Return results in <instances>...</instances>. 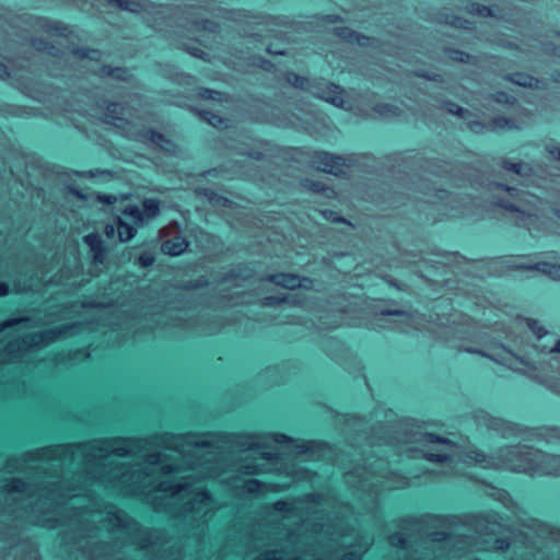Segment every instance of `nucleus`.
Listing matches in <instances>:
<instances>
[{
  "label": "nucleus",
  "mask_w": 560,
  "mask_h": 560,
  "mask_svg": "<svg viewBox=\"0 0 560 560\" xmlns=\"http://www.w3.org/2000/svg\"><path fill=\"white\" fill-rule=\"evenodd\" d=\"M548 152H549V153H550V155H552L556 160L560 161V148H558V147L548 148Z\"/></svg>",
  "instance_id": "nucleus-50"
},
{
  "label": "nucleus",
  "mask_w": 560,
  "mask_h": 560,
  "mask_svg": "<svg viewBox=\"0 0 560 560\" xmlns=\"http://www.w3.org/2000/svg\"><path fill=\"white\" fill-rule=\"evenodd\" d=\"M32 46H34L37 50L47 51L49 55H52V56L57 55V49L55 48V46L47 45V43H45L42 39H34L32 42Z\"/></svg>",
  "instance_id": "nucleus-33"
},
{
  "label": "nucleus",
  "mask_w": 560,
  "mask_h": 560,
  "mask_svg": "<svg viewBox=\"0 0 560 560\" xmlns=\"http://www.w3.org/2000/svg\"><path fill=\"white\" fill-rule=\"evenodd\" d=\"M83 242L93 254V261L95 264H103L105 259V247L103 241L97 233H90L83 236Z\"/></svg>",
  "instance_id": "nucleus-12"
},
{
  "label": "nucleus",
  "mask_w": 560,
  "mask_h": 560,
  "mask_svg": "<svg viewBox=\"0 0 560 560\" xmlns=\"http://www.w3.org/2000/svg\"><path fill=\"white\" fill-rule=\"evenodd\" d=\"M330 219H331L334 222H341V221H343L340 217H337V215H336V217H331Z\"/></svg>",
  "instance_id": "nucleus-56"
},
{
  "label": "nucleus",
  "mask_w": 560,
  "mask_h": 560,
  "mask_svg": "<svg viewBox=\"0 0 560 560\" xmlns=\"http://www.w3.org/2000/svg\"><path fill=\"white\" fill-rule=\"evenodd\" d=\"M488 427L491 430L501 432L503 436H506L508 429L511 430L510 425H508L504 420L498 419V418H490L489 422H488Z\"/></svg>",
  "instance_id": "nucleus-29"
},
{
  "label": "nucleus",
  "mask_w": 560,
  "mask_h": 560,
  "mask_svg": "<svg viewBox=\"0 0 560 560\" xmlns=\"http://www.w3.org/2000/svg\"><path fill=\"white\" fill-rule=\"evenodd\" d=\"M280 457V454L278 452H267V451H264L261 452L260 454V458L269 462V463H275L279 459Z\"/></svg>",
  "instance_id": "nucleus-42"
},
{
  "label": "nucleus",
  "mask_w": 560,
  "mask_h": 560,
  "mask_svg": "<svg viewBox=\"0 0 560 560\" xmlns=\"http://www.w3.org/2000/svg\"><path fill=\"white\" fill-rule=\"evenodd\" d=\"M153 261H154V258H153L152 254H150V253H142L139 256V264L142 267H149L153 264Z\"/></svg>",
  "instance_id": "nucleus-41"
},
{
  "label": "nucleus",
  "mask_w": 560,
  "mask_h": 560,
  "mask_svg": "<svg viewBox=\"0 0 560 560\" xmlns=\"http://www.w3.org/2000/svg\"><path fill=\"white\" fill-rule=\"evenodd\" d=\"M230 443L240 448V451L265 450L272 443L281 445L287 444L291 447L294 455L310 454V457H314L317 454L319 455L325 447V444L315 441L300 444L292 438L282 433L237 434L232 436Z\"/></svg>",
  "instance_id": "nucleus-5"
},
{
  "label": "nucleus",
  "mask_w": 560,
  "mask_h": 560,
  "mask_svg": "<svg viewBox=\"0 0 560 560\" xmlns=\"http://www.w3.org/2000/svg\"><path fill=\"white\" fill-rule=\"evenodd\" d=\"M555 214L557 215L558 219H560V210L559 209H556L553 210Z\"/></svg>",
  "instance_id": "nucleus-59"
},
{
  "label": "nucleus",
  "mask_w": 560,
  "mask_h": 560,
  "mask_svg": "<svg viewBox=\"0 0 560 560\" xmlns=\"http://www.w3.org/2000/svg\"><path fill=\"white\" fill-rule=\"evenodd\" d=\"M446 22L455 27L462 28H469L470 24L467 20L457 16H453L452 20H447Z\"/></svg>",
  "instance_id": "nucleus-40"
},
{
  "label": "nucleus",
  "mask_w": 560,
  "mask_h": 560,
  "mask_svg": "<svg viewBox=\"0 0 560 560\" xmlns=\"http://www.w3.org/2000/svg\"><path fill=\"white\" fill-rule=\"evenodd\" d=\"M31 26L35 31H43L48 34H58L61 32L60 26L57 22L50 21L44 18H31L30 19Z\"/></svg>",
  "instance_id": "nucleus-19"
},
{
  "label": "nucleus",
  "mask_w": 560,
  "mask_h": 560,
  "mask_svg": "<svg viewBox=\"0 0 560 560\" xmlns=\"http://www.w3.org/2000/svg\"><path fill=\"white\" fill-rule=\"evenodd\" d=\"M185 7L188 9L205 10L207 12H214L217 9V4L213 0H189Z\"/></svg>",
  "instance_id": "nucleus-21"
},
{
  "label": "nucleus",
  "mask_w": 560,
  "mask_h": 560,
  "mask_svg": "<svg viewBox=\"0 0 560 560\" xmlns=\"http://www.w3.org/2000/svg\"><path fill=\"white\" fill-rule=\"evenodd\" d=\"M515 268L518 269H527V270H535L542 275H546L552 280L560 281V265L559 264H551L546 261L536 262L534 265L525 266V265H515Z\"/></svg>",
  "instance_id": "nucleus-13"
},
{
  "label": "nucleus",
  "mask_w": 560,
  "mask_h": 560,
  "mask_svg": "<svg viewBox=\"0 0 560 560\" xmlns=\"http://www.w3.org/2000/svg\"><path fill=\"white\" fill-rule=\"evenodd\" d=\"M468 11L471 14L479 15V16H490L492 15L491 9L486 5H480L477 3H471L468 7Z\"/></svg>",
  "instance_id": "nucleus-32"
},
{
  "label": "nucleus",
  "mask_w": 560,
  "mask_h": 560,
  "mask_svg": "<svg viewBox=\"0 0 560 560\" xmlns=\"http://www.w3.org/2000/svg\"><path fill=\"white\" fill-rule=\"evenodd\" d=\"M219 95V92L209 89H203L200 92V96L207 100H218Z\"/></svg>",
  "instance_id": "nucleus-44"
},
{
  "label": "nucleus",
  "mask_w": 560,
  "mask_h": 560,
  "mask_svg": "<svg viewBox=\"0 0 560 560\" xmlns=\"http://www.w3.org/2000/svg\"><path fill=\"white\" fill-rule=\"evenodd\" d=\"M160 443L175 452L180 463H165L168 456L155 452L135 465L117 464L114 456L136 453L141 444L139 440L121 438L48 446L9 458L8 470H32L43 477L32 485L20 478L1 481L5 505L0 504V515L15 524L0 528V540L10 542L9 551H0V560H40L32 541H16L20 524L68 527L67 540L75 560H127L126 549L130 546L152 552L150 560H180V550L166 549L163 530L141 526L90 489L97 485L115 494L139 497L154 511L196 529L194 535L199 542L219 504L197 483L221 477L223 465L208 436L166 433Z\"/></svg>",
  "instance_id": "nucleus-1"
},
{
  "label": "nucleus",
  "mask_w": 560,
  "mask_h": 560,
  "mask_svg": "<svg viewBox=\"0 0 560 560\" xmlns=\"http://www.w3.org/2000/svg\"><path fill=\"white\" fill-rule=\"evenodd\" d=\"M547 387H549L552 392L560 395V382L547 381Z\"/></svg>",
  "instance_id": "nucleus-49"
},
{
  "label": "nucleus",
  "mask_w": 560,
  "mask_h": 560,
  "mask_svg": "<svg viewBox=\"0 0 560 560\" xmlns=\"http://www.w3.org/2000/svg\"><path fill=\"white\" fill-rule=\"evenodd\" d=\"M270 490L272 491H278L279 490V487L277 485H271L270 486Z\"/></svg>",
  "instance_id": "nucleus-57"
},
{
  "label": "nucleus",
  "mask_w": 560,
  "mask_h": 560,
  "mask_svg": "<svg viewBox=\"0 0 560 560\" xmlns=\"http://www.w3.org/2000/svg\"><path fill=\"white\" fill-rule=\"evenodd\" d=\"M271 66H272V65H271L270 62L265 61V62H264V65H262L261 67H262L264 69H266V70H269Z\"/></svg>",
  "instance_id": "nucleus-55"
},
{
  "label": "nucleus",
  "mask_w": 560,
  "mask_h": 560,
  "mask_svg": "<svg viewBox=\"0 0 560 560\" xmlns=\"http://www.w3.org/2000/svg\"><path fill=\"white\" fill-rule=\"evenodd\" d=\"M104 121L118 128L127 138L148 141L166 152H174V144L162 133L153 130L136 131L131 121L126 117L125 108L118 103L106 105Z\"/></svg>",
  "instance_id": "nucleus-7"
},
{
  "label": "nucleus",
  "mask_w": 560,
  "mask_h": 560,
  "mask_svg": "<svg viewBox=\"0 0 560 560\" xmlns=\"http://www.w3.org/2000/svg\"><path fill=\"white\" fill-rule=\"evenodd\" d=\"M493 100L497 103H503V104H513L515 102V97L512 95L506 94L505 92H498L493 95Z\"/></svg>",
  "instance_id": "nucleus-37"
},
{
  "label": "nucleus",
  "mask_w": 560,
  "mask_h": 560,
  "mask_svg": "<svg viewBox=\"0 0 560 560\" xmlns=\"http://www.w3.org/2000/svg\"><path fill=\"white\" fill-rule=\"evenodd\" d=\"M187 51L195 57L203 58L206 56V52H203L200 48L197 47H188Z\"/></svg>",
  "instance_id": "nucleus-47"
},
{
  "label": "nucleus",
  "mask_w": 560,
  "mask_h": 560,
  "mask_svg": "<svg viewBox=\"0 0 560 560\" xmlns=\"http://www.w3.org/2000/svg\"><path fill=\"white\" fill-rule=\"evenodd\" d=\"M269 469L265 465L248 463L241 465L238 471L243 475H258L268 471Z\"/></svg>",
  "instance_id": "nucleus-26"
},
{
  "label": "nucleus",
  "mask_w": 560,
  "mask_h": 560,
  "mask_svg": "<svg viewBox=\"0 0 560 560\" xmlns=\"http://www.w3.org/2000/svg\"><path fill=\"white\" fill-rule=\"evenodd\" d=\"M287 81L301 90L308 91L317 98L334 104L337 107H343L345 101L340 86L327 82H311L307 78L301 77L293 72L287 74Z\"/></svg>",
  "instance_id": "nucleus-8"
},
{
  "label": "nucleus",
  "mask_w": 560,
  "mask_h": 560,
  "mask_svg": "<svg viewBox=\"0 0 560 560\" xmlns=\"http://www.w3.org/2000/svg\"><path fill=\"white\" fill-rule=\"evenodd\" d=\"M238 478H232L228 480V486L241 490L242 493L254 494L262 491L266 488V485L257 479H248L242 481V485H238Z\"/></svg>",
  "instance_id": "nucleus-16"
},
{
  "label": "nucleus",
  "mask_w": 560,
  "mask_h": 560,
  "mask_svg": "<svg viewBox=\"0 0 560 560\" xmlns=\"http://www.w3.org/2000/svg\"><path fill=\"white\" fill-rule=\"evenodd\" d=\"M559 438H560V430H559Z\"/></svg>",
  "instance_id": "nucleus-63"
},
{
  "label": "nucleus",
  "mask_w": 560,
  "mask_h": 560,
  "mask_svg": "<svg viewBox=\"0 0 560 560\" xmlns=\"http://www.w3.org/2000/svg\"><path fill=\"white\" fill-rule=\"evenodd\" d=\"M307 187L315 192L327 191V196H330V194H335L332 189L325 188L324 185L319 182H310L307 184Z\"/></svg>",
  "instance_id": "nucleus-38"
},
{
  "label": "nucleus",
  "mask_w": 560,
  "mask_h": 560,
  "mask_svg": "<svg viewBox=\"0 0 560 560\" xmlns=\"http://www.w3.org/2000/svg\"><path fill=\"white\" fill-rule=\"evenodd\" d=\"M9 75L8 68L4 63L0 62V79H5Z\"/></svg>",
  "instance_id": "nucleus-52"
},
{
  "label": "nucleus",
  "mask_w": 560,
  "mask_h": 560,
  "mask_svg": "<svg viewBox=\"0 0 560 560\" xmlns=\"http://www.w3.org/2000/svg\"><path fill=\"white\" fill-rule=\"evenodd\" d=\"M313 530L319 536V540L316 546H312L307 550L312 555L337 552L343 548H357L360 552L355 550L345 552L340 560H360L362 553L370 547V542H362V538L355 534L354 528L343 524L342 521L315 524Z\"/></svg>",
  "instance_id": "nucleus-2"
},
{
  "label": "nucleus",
  "mask_w": 560,
  "mask_h": 560,
  "mask_svg": "<svg viewBox=\"0 0 560 560\" xmlns=\"http://www.w3.org/2000/svg\"><path fill=\"white\" fill-rule=\"evenodd\" d=\"M335 35L348 43H357L359 46H369L371 38L360 35L349 27H336Z\"/></svg>",
  "instance_id": "nucleus-18"
},
{
  "label": "nucleus",
  "mask_w": 560,
  "mask_h": 560,
  "mask_svg": "<svg viewBox=\"0 0 560 560\" xmlns=\"http://www.w3.org/2000/svg\"><path fill=\"white\" fill-rule=\"evenodd\" d=\"M540 532H541V533H539V534H538V536H544V535H545V532H546L545 527H544V528H541V529H540Z\"/></svg>",
  "instance_id": "nucleus-60"
},
{
  "label": "nucleus",
  "mask_w": 560,
  "mask_h": 560,
  "mask_svg": "<svg viewBox=\"0 0 560 560\" xmlns=\"http://www.w3.org/2000/svg\"><path fill=\"white\" fill-rule=\"evenodd\" d=\"M446 109L448 113L455 114L464 119H466V116L470 115V113L467 109L460 107L459 105H457L455 103H448L446 105Z\"/></svg>",
  "instance_id": "nucleus-35"
},
{
  "label": "nucleus",
  "mask_w": 560,
  "mask_h": 560,
  "mask_svg": "<svg viewBox=\"0 0 560 560\" xmlns=\"http://www.w3.org/2000/svg\"><path fill=\"white\" fill-rule=\"evenodd\" d=\"M188 246V242L179 234L174 235L173 237L165 240L161 244V249L164 254L171 256H178L183 254Z\"/></svg>",
  "instance_id": "nucleus-14"
},
{
  "label": "nucleus",
  "mask_w": 560,
  "mask_h": 560,
  "mask_svg": "<svg viewBox=\"0 0 560 560\" xmlns=\"http://www.w3.org/2000/svg\"><path fill=\"white\" fill-rule=\"evenodd\" d=\"M495 188L503 189L509 192L510 197L518 200V205L504 200H495L493 205L511 211L514 214L515 224L526 228L532 234L540 230V225L545 224L544 219L539 215L542 200L534 195L523 192L518 196V190L502 184H495Z\"/></svg>",
  "instance_id": "nucleus-6"
},
{
  "label": "nucleus",
  "mask_w": 560,
  "mask_h": 560,
  "mask_svg": "<svg viewBox=\"0 0 560 560\" xmlns=\"http://www.w3.org/2000/svg\"><path fill=\"white\" fill-rule=\"evenodd\" d=\"M266 280L290 290L303 287L302 279L292 273L269 275Z\"/></svg>",
  "instance_id": "nucleus-15"
},
{
  "label": "nucleus",
  "mask_w": 560,
  "mask_h": 560,
  "mask_svg": "<svg viewBox=\"0 0 560 560\" xmlns=\"http://www.w3.org/2000/svg\"><path fill=\"white\" fill-rule=\"evenodd\" d=\"M104 233L108 238H114L117 235L116 221L114 223L106 224L104 228Z\"/></svg>",
  "instance_id": "nucleus-43"
},
{
  "label": "nucleus",
  "mask_w": 560,
  "mask_h": 560,
  "mask_svg": "<svg viewBox=\"0 0 560 560\" xmlns=\"http://www.w3.org/2000/svg\"><path fill=\"white\" fill-rule=\"evenodd\" d=\"M560 80V74L556 78V81Z\"/></svg>",
  "instance_id": "nucleus-61"
},
{
  "label": "nucleus",
  "mask_w": 560,
  "mask_h": 560,
  "mask_svg": "<svg viewBox=\"0 0 560 560\" xmlns=\"http://www.w3.org/2000/svg\"><path fill=\"white\" fill-rule=\"evenodd\" d=\"M502 166L503 168H505L506 171H510V172H513L515 174H523V172L528 168L526 164L520 162V163H512L508 160H504L502 162Z\"/></svg>",
  "instance_id": "nucleus-30"
},
{
  "label": "nucleus",
  "mask_w": 560,
  "mask_h": 560,
  "mask_svg": "<svg viewBox=\"0 0 560 560\" xmlns=\"http://www.w3.org/2000/svg\"><path fill=\"white\" fill-rule=\"evenodd\" d=\"M72 54L81 59L100 60L102 52L97 49L74 48Z\"/></svg>",
  "instance_id": "nucleus-24"
},
{
  "label": "nucleus",
  "mask_w": 560,
  "mask_h": 560,
  "mask_svg": "<svg viewBox=\"0 0 560 560\" xmlns=\"http://www.w3.org/2000/svg\"><path fill=\"white\" fill-rule=\"evenodd\" d=\"M549 352L560 353V340L557 341L556 346L549 349Z\"/></svg>",
  "instance_id": "nucleus-53"
},
{
  "label": "nucleus",
  "mask_w": 560,
  "mask_h": 560,
  "mask_svg": "<svg viewBox=\"0 0 560 560\" xmlns=\"http://www.w3.org/2000/svg\"><path fill=\"white\" fill-rule=\"evenodd\" d=\"M30 322L28 317L9 318L0 323V364L20 360L32 347L45 346L57 340L63 334L65 328H54L42 332L26 335L22 338L7 339L2 332L21 323Z\"/></svg>",
  "instance_id": "nucleus-4"
},
{
  "label": "nucleus",
  "mask_w": 560,
  "mask_h": 560,
  "mask_svg": "<svg viewBox=\"0 0 560 560\" xmlns=\"http://www.w3.org/2000/svg\"><path fill=\"white\" fill-rule=\"evenodd\" d=\"M467 127L475 133H482L485 131H499L502 129H513L515 125L512 120L505 117H495L488 125L478 120H468Z\"/></svg>",
  "instance_id": "nucleus-11"
},
{
  "label": "nucleus",
  "mask_w": 560,
  "mask_h": 560,
  "mask_svg": "<svg viewBox=\"0 0 560 560\" xmlns=\"http://www.w3.org/2000/svg\"><path fill=\"white\" fill-rule=\"evenodd\" d=\"M106 73L108 75H112V77H115L117 79H126L125 74H126V70L125 69H120V68H117L115 70H108L106 71Z\"/></svg>",
  "instance_id": "nucleus-46"
},
{
  "label": "nucleus",
  "mask_w": 560,
  "mask_h": 560,
  "mask_svg": "<svg viewBox=\"0 0 560 560\" xmlns=\"http://www.w3.org/2000/svg\"><path fill=\"white\" fill-rule=\"evenodd\" d=\"M98 201H101L102 203H106V205H113L116 202L117 200V197L114 196V195H106V194H102V195H98L97 197Z\"/></svg>",
  "instance_id": "nucleus-45"
},
{
  "label": "nucleus",
  "mask_w": 560,
  "mask_h": 560,
  "mask_svg": "<svg viewBox=\"0 0 560 560\" xmlns=\"http://www.w3.org/2000/svg\"><path fill=\"white\" fill-rule=\"evenodd\" d=\"M78 113H80L83 116H94L91 114L88 109H75Z\"/></svg>",
  "instance_id": "nucleus-54"
},
{
  "label": "nucleus",
  "mask_w": 560,
  "mask_h": 560,
  "mask_svg": "<svg viewBox=\"0 0 560 560\" xmlns=\"http://www.w3.org/2000/svg\"><path fill=\"white\" fill-rule=\"evenodd\" d=\"M10 288L5 282H0V298L9 294Z\"/></svg>",
  "instance_id": "nucleus-51"
},
{
  "label": "nucleus",
  "mask_w": 560,
  "mask_h": 560,
  "mask_svg": "<svg viewBox=\"0 0 560 560\" xmlns=\"http://www.w3.org/2000/svg\"><path fill=\"white\" fill-rule=\"evenodd\" d=\"M307 163L312 168L332 175L343 174L346 167H348L346 159L325 151L313 152L310 155Z\"/></svg>",
  "instance_id": "nucleus-9"
},
{
  "label": "nucleus",
  "mask_w": 560,
  "mask_h": 560,
  "mask_svg": "<svg viewBox=\"0 0 560 560\" xmlns=\"http://www.w3.org/2000/svg\"><path fill=\"white\" fill-rule=\"evenodd\" d=\"M510 80L521 86L533 88V86H537V84H538L537 79H535L532 75L525 74V73H516V74H514V77L510 78Z\"/></svg>",
  "instance_id": "nucleus-25"
},
{
  "label": "nucleus",
  "mask_w": 560,
  "mask_h": 560,
  "mask_svg": "<svg viewBox=\"0 0 560 560\" xmlns=\"http://www.w3.org/2000/svg\"><path fill=\"white\" fill-rule=\"evenodd\" d=\"M201 117L213 127H220L224 121L220 116L206 110L201 113Z\"/></svg>",
  "instance_id": "nucleus-34"
},
{
  "label": "nucleus",
  "mask_w": 560,
  "mask_h": 560,
  "mask_svg": "<svg viewBox=\"0 0 560 560\" xmlns=\"http://www.w3.org/2000/svg\"><path fill=\"white\" fill-rule=\"evenodd\" d=\"M447 57L452 60L469 63L472 57L464 51L460 50H448Z\"/></svg>",
  "instance_id": "nucleus-31"
},
{
  "label": "nucleus",
  "mask_w": 560,
  "mask_h": 560,
  "mask_svg": "<svg viewBox=\"0 0 560 560\" xmlns=\"http://www.w3.org/2000/svg\"><path fill=\"white\" fill-rule=\"evenodd\" d=\"M527 325L538 339H540L545 335H547V331L539 325V323L537 320L529 319L527 322Z\"/></svg>",
  "instance_id": "nucleus-36"
},
{
  "label": "nucleus",
  "mask_w": 560,
  "mask_h": 560,
  "mask_svg": "<svg viewBox=\"0 0 560 560\" xmlns=\"http://www.w3.org/2000/svg\"><path fill=\"white\" fill-rule=\"evenodd\" d=\"M108 2L129 12H138L141 9L140 2L136 0H108Z\"/></svg>",
  "instance_id": "nucleus-23"
},
{
  "label": "nucleus",
  "mask_w": 560,
  "mask_h": 560,
  "mask_svg": "<svg viewBox=\"0 0 560 560\" xmlns=\"http://www.w3.org/2000/svg\"><path fill=\"white\" fill-rule=\"evenodd\" d=\"M282 303H295V300L293 299L292 294H288L282 298L270 295V296L264 298V300H262V304L266 306H273V305H278V304H282Z\"/></svg>",
  "instance_id": "nucleus-27"
},
{
  "label": "nucleus",
  "mask_w": 560,
  "mask_h": 560,
  "mask_svg": "<svg viewBox=\"0 0 560 560\" xmlns=\"http://www.w3.org/2000/svg\"><path fill=\"white\" fill-rule=\"evenodd\" d=\"M382 315H397L401 319L400 322L407 323L408 325H412L416 329H421V325L419 324V317L405 313L399 311H390V310H384L381 312Z\"/></svg>",
  "instance_id": "nucleus-20"
},
{
  "label": "nucleus",
  "mask_w": 560,
  "mask_h": 560,
  "mask_svg": "<svg viewBox=\"0 0 560 560\" xmlns=\"http://www.w3.org/2000/svg\"><path fill=\"white\" fill-rule=\"evenodd\" d=\"M142 207L143 209L138 206H127L121 211V215L129 219L135 225L142 226L160 212V202L156 199H144Z\"/></svg>",
  "instance_id": "nucleus-10"
},
{
  "label": "nucleus",
  "mask_w": 560,
  "mask_h": 560,
  "mask_svg": "<svg viewBox=\"0 0 560 560\" xmlns=\"http://www.w3.org/2000/svg\"><path fill=\"white\" fill-rule=\"evenodd\" d=\"M386 462L378 458L369 462L368 466H358L346 474V481L353 483L359 491L365 492L372 501H376L378 494L384 490L400 489L408 486L405 477L397 476L392 471L384 472Z\"/></svg>",
  "instance_id": "nucleus-3"
},
{
  "label": "nucleus",
  "mask_w": 560,
  "mask_h": 560,
  "mask_svg": "<svg viewBox=\"0 0 560 560\" xmlns=\"http://www.w3.org/2000/svg\"><path fill=\"white\" fill-rule=\"evenodd\" d=\"M220 559V555L217 556V559L215 560H219Z\"/></svg>",
  "instance_id": "nucleus-62"
},
{
  "label": "nucleus",
  "mask_w": 560,
  "mask_h": 560,
  "mask_svg": "<svg viewBox=\"0 0 560 560\" xmlns=\"http://www.w3.org/2000/svg\"><path fill=\"white\" fill-rule=\"evenodd\" d=\"M116 226H117V237L120 242H128L130 241L135 234L136 229L138 228L129 219L126 217H117L116 219Z\"/></svg>",
  "instance_id": "nucleus-17"
},
{
  "label": "nucleus",
  "mask_w": 560,
  "mask_h": 560,
  "mask_svg": "<svg viewBox=\"0 0 560 560\" xmlns=\"http://www.w3.org/2000/svg\"><path fill=\"white\" fill-rule=\"evenodd\" d=\"M104 105H105V102H101V103H98V102H97V107H98V108L103 109V108H104Z\"/></svg>",
  "instance_id": "nucleus-58"
},
{
  "label": "nucleus",
  "mask_w": 560,
  "mask_h": 560,
  "mask_svg": "<svg viewBox=\"0 0 560 560\" xmlns=\"http://www.w3.org/2000/svg\"><path fill=\"white\" fill-rule=\"evenodd\" d=\"M189 24H191V26L195 28H200V30L212 32V33L217 32V30L219 27L217 23L209 21L207 19H203V18L191 19L189 21Z\"/></svg>",
  "instance_id": "nucleus-22"
},
{
  "label": "nucleus",
  "mask_w": 560,
  "mask_h": 560,
  "mask_svg": "<svg viewBox=\"0 0 560 560\" xmlns=\"http://www.w3.org/2000/svg\"><path fill=\"white\" fill-rule=\"evenodd\" d=\"M375 112L383 117L398 116L400 109L394 105L381 104L375 107Z\"/></svg>",
  "instance_id": "nucleus-28"
},
{
  "label": "nucleus",
  "mask_w": 560,
  "mask_h": 560,
  "mask_svg": "<svg viewBox=\"0 0 560 560\" xmlns=\"http://www.w3.org/2000/svg\"><path fill=\"white\" fill-rule=\"evenodd\" d=\"M272 509L279 513H288L292 510V506L287 501L279 500L272 504Z\"/></svg>",
  "instance_id": "nucleus-39"
},
{
  "label": "nucleus",
  "mask_w": 560,
  "mask_h": 560,
  "mask_svg": "<svg viewBox=\"0 0 560 560\" xmlns=\"http://www.w3.org/2000/svg\"><path fill=\"white\" fill-rule=\"evenodd\" d=\"M320 494H317V493H310V494H306L305 498H304V501L305 502H310V503H316L318 504L319 503V499H320Z\"/></svg>",
  "instance_id": "nucleus-48"
}]
</instances>
